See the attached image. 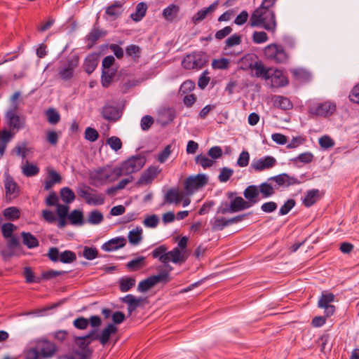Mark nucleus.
<instances>
[{
	"label": "nucleus",
	"instance_id": "nucleus-1",
	"mask_svg": "<svg viewBox=\"0 0 359 359\" xmlns=\"http://www.w3.org/2000/svg\"><path fill=\"white\" fill-rule=\"evenodd\" d=\"M250 25L251 27H262L269 32H274L277 25L275 13L271 9L259 6L252 13Z\"/></svg>",
	"mask_w": 359,
	"mask_h": 359
},
{
	"label": "nucleus",
	"instance_id": "nucleus-2",
	"mask_svg": "<svg viewBox=\"0 0 359 359\" xmlns=\"http://www.w3.org/2000/svg\"><path fill=\"white\" fill-rule=\"evenodd\" d=\"M118 172L116 168L113 169L102 168L91 172L90 178L94 186L102 185L116 180L119 177Z\"/></svg>",
	"mask_w": 359,
	"mask_h": 359
},
{
	"label": "nucleus",
	"instance_id": "nucleus-3",
	"mask_svg": "<svg viewBox=\"0 0 359 359\" xmlns=\"http://www.w3.org/2000/svg\"><path fill=\"white\" fill-rule=\"evenodd\" d=\"M266 58L276 64L286 63L289 60V54L282 45L270 43L264 48Z\"/></svg>",
	"mask_w": 359,
	"mask_h": 359
},
{
	"label": "nucleus",
	"instance_id": "nucleus-4",
	"mask_svg": "<svg viewBox=\"0 0 359 359\" xmlns=\"http://www.w3.org/2000/svg\"><path fill=\"white\" fill-rule=\"evenodd\" d=\"M146 163V158L143 156L137 155L130 157L125 161L120 167H117L118 176L130 175L142 169Z\"/></svg>",
	"mask_w": 359,
	"mask_h": 359
},
{
	"label": "nucleus",
	"instance_id": "nucleus-5",
	"mask_svg": "<svg viewBox=\"0 0 359 359\" xmlns=\"http://www.w3.org/2000/svg\"><path fill=\"white\" fill-rule=\"evenodd\" d=\"M47 257L53 262H61L64 264H69L74 262L76 259V254L70 250H65L60 252L56 247L50 248L47 253Z\"/></svg>",
	"mask_w": 359,
	"mask_h": 359
},
{
	"label": "nucleus",
	"instance_id": "nucleus-6",
	"mask_svg": "<svg viewBox=\"0 0 359 359\" xmlns=\"http://www.w3.org/2000/svg\"><path fill=\"white\" fill-rule=\"evenodd\" d=\"M208 183V177L205 174H198L187 177L184 181V189L188 194H193Z\"/></svg>",
	"mask_w": 359,
	"mask_h": 359
},
{
	"label": "nucleus",
	"instance_id": "nucleus-7",
	"mask_svg": "<svg viewBox=\"0 0 359 359\" xmlns=\"http://www.w3.org/2000/svg\"><path fill=\"white\" fill-rule=\"evenodd\" d=\"M207 62L206 57L200 53L187 55L182 61V67L186 69H201Z\"/></svg>",
	"mask_w": 359,
	"mask_h": 359
},
{
	"label": "nucleus",
	"instance_id": "nucleus-8",
	"mask_svg": "<svg viewBox=\"0 0 359 359\" xmlns=\"http://www.w3.org/2000/svg\"><path fill=\"white\" fill-rule=\"evenodd\" d=\"M334 300V294L327 291L323 292L319 297L318 306L324 309V313L326 317H330L334 313L336 308L332 304Z\"/></svg>",
	"mask_w": 359,
	"mask_h": 359
},
{
	"label": "nucleus",
	"instance_id": "nucleus-9",
	"mask_svg": "<svg viewBox=\"0 0 359 359\" xmlns=\"http://www.w3.org/2000/svg\"><path fill=\"white\" fill-rule=\"evenodd\" d=\"M335 111L336 104L330 101L312 105L309 109L311 115L323 117L331 116Z\"/></svg>",
	"mask_w": 359,
	"mask_h": 359
},
{
	"label": "nucleus",
	"instance_id": "nucleus-10",
	"mask_svg": "<svg viewBox=\"0 0 359 359\" xmlns=\"http://www.w3.org/2000/svg\"><path fill=\"white\" fill-rule=\"evenodd\" d=\"M5 117L10 129L18 131L24 128L25 119L18 115L16 104L6 111Z\"/></svg>",
	"mask_w": 359,
	"mask_h": 359
},
{
	"label": "nucleus",
	"instance_id": "nucleus-11",
	"mask_svg": "<svg viewBox=\"0 0 359 359\" xmlns=\"http://www.w3.org/2000/svg\"><path fill=\"white\" fill-rule=\"evenodd\" d=\"M79 60L75 57L69 60L66 64L59 68L58 75L62 80L67 81L74 76V69L78 67Z\"/></svg>",
	"mask_w": 359,
	"mask_h": 359
},
{
	"label": "nucleus",
	"instance_id": "nucleus-12",
	"mask_svg": "<svg viewBox=\"0 0 359 359\" xmlns=\"http://www.w3.org/2000/svg\"><path fill=\"white\" fill-rule=\"evenodd\" d=\"M94 331L90 332L88 334L83 337H76L75 342L76 345L81 348V354L85 358H88L91 355L92 351L88 348V345L94 339Z\"/></svg>",
	"mask_w": 359,
	"mask_h": 359
},
{
	"label": "nucleus",
	"instance_id": "nucleus-13",
	"mask_svg": "<svg viewBox=\"0 0 359 359\" xmlns=\"http://www.w3.org/2000/svg\"><path fill=\"white\" fill-rule=\"evenodd\" d=\"M276 163V160L275 158L267 156L257 160H254L250 166L255 170L260 172L273 168Z\"/></svg>",
	"mask_w": 359,
	"mask_h": 359
},
{
	"label": "nucleus",
	"instance_id": "nucleus-14",
	"mask_svg": "<svg viewBox=\"0 0 359 359\" xmlns=\"http://www.w3.org/2000/svg\"><path fill=\"white\" fill-rule=\"evenodd\" d=\"M35 349L39 353V358L40 357L51 358L56 351L55 344L46 340L40 341Z\"/></svg>",
	"mask_w": 359,
	"mask_h": 359
},
{
	"label": "nucleus",
	"instance_id": "nucleus-15",
	"mask_svg": "<svg viewBox=\"0 0 359 359\" xmlns=\"http://www.w3.org/2000/svg\"><path fill=\"white\" fill-rule=\"evenodd\" d=\"M4 187L6 196L15 198L19 195L20 189L13 178L7 172L4 174Z\"/></svg>",
	"mask_w": 359,
	"mask_h": 359
},
{
	"label": "nucleus",
	"instance_id": "nucleus-16",
	"mask_svg": "<svg viewBox=\"0 0 359 359\" xmlns=\"http://www.w3.org/2000/svg\"><path fill=\"white\" fill-rule=\"evenodd\" d=\"M160 172L158 167L150 166L142 174L137 184L139 185L150 184Z\"/></svg>",
	"mask_w": 359,
	"mask_h": 359
},
{
	"label": "nucleus",
	"instance_id": "nucleus-17",
	"mask_svg": "<svg viewBox=\"0 0 359 359\" xmlns=\"http://www.w3.org/2000/svg\"><path fill=\"white\" fill-rule=\"evenodd\" d=\"M117 332L116 327L113 324H109L104 329L102 330L101 334H97L94 330V339L99 340L101 344L105 345L109 340L111 334H115Z\"/></svg>",
	"mask_w": 359,
	"mask_h": 359
},
{
	"label": "nucleus",
	"instance_id": "nucleus-18",
	"mask_svg": "<svg viewBox=\"0 0 359 359\" xmlns=\"http://www.w3.org/2000/svg\"><path fill=\"white\" fill-rule=\"evenodd\" d=\"M259 187L256 185H250L243 191V196L246 199V201L250 202V208L259 202Z\"/></svg>",
	"mask_w": 359,
	"mask_h": 359
},
{
	"label": "nucleus",
	"instance_id": "nucleus-19",
	"mask_svg": "<svg viewBox=\"0 0 359 359\" xmlns=\"http://www.w3.org/2000/svg\"><path fill=\"white\" fill-rule=\"evenodd\" d=\"M184 194L182 192L179 191L175 188H172L168 190L164 196V204H172L175 203L178 205L182 201Z\"/></svg>",
	"mask_w": 359,
	"mask_h": 359
},
{
	"label": "nucleus",
	"instance_id": "nucleus-20",
	"mask_svg": "<svg viewBox=\"0 0 359 359\" xmlns=\"http://www.w3.org/2000/svg\"><path fill=\"white\" fill-rule=\"evenodd\" d=\"M250 69L256 77H262L264 80L269 79L271 69L266 68L262 62L259 61L251 64Z\"/></svg>",
	"mask_w": 359,
	"mask_h": 359
},
{
	"label": "nucleus",
	"instance_id": "nucleus-21",
	"mask_svg": "<svg viewBox=\"0 0 359 359\" xmlns=\"http://www.w3.org/2000/svg\"><path fill=\"white\" fill-rule=\"evenodd\" d=\"M270 180L276 182L279 186L290 187L300 184L299 180L285 173L272 177Z\"/></svg>",
	"mask_w": 359,
	"mask_h": 359
},
{
	"label": "nucleus",
	"instance_id": "nucleus-22",
	"mask_svg": "<svg viewBox=\"0 0 359 359\" xmlns=\"http://www.w3.org/2000/svg\"><path fill=\"white\" fill-rule=\"evenodd\" d=\"M219 1H215L208 8H204L198 11L192 18L193 22L197 24L203 20L208 15L212 13L216 10Z\"/></svg>",
	"mask_w": 359,
	"mask_h": 359
},
{
	"label": "nucleus",
	"instance_id": "nucleus-23",
	"mask_svg": "<svg viewBox=\"0 0 359 359\" xmlns=\"http://www.w3.org/2000/svg\"><path fill=\"white\" fill-rule=\"evenodd\" d=\"M126 240L124 237H116L106 242L102 245V249L107 252L114 251L126 245Z\"/></svg>",
	"mask_w": 359,
	"mask_h": 359
},
{
	"label": "nucleus",
	"instance_id": "nucleus-24",
	"mask_svg": "<svg viewBox=\"0 0 359 359\" xmlns=\"http://www.w3.org/2000/svg\"><path fill=\"white\" fill-rule=\"evenodd\" d=\"M143 300V298H136L133 294H127L126 296L121 298V301L128 305V312L129 316H130L132 313L140 306Z\"/></svg>",
	"mask_w": 359,
	"mask_h": 359
},
{
	"label": "nucleus",
	"instance_id": "nucleus-25",
	"mask_svg": "<svg viewBox=\"0 0 359 359\" xmlns=\"http://www.w3.org/2000/svg\"><path fill=\"white\" fill-rule=\"evenodd\" d=\"M167 257H168V263L172 262L174 264H180L184 263L187 259L185 252L179 249V248H175L167 252Z\"/></svg>",
	"mask_w": 359,
	"mask_h": 359
},
{
	"label": "nucleus",
	"instance_id": "nucleus-26",
	"mask_svg": "<svg viewBox=\"0 0 359 359\" xmlns=\"http://www.w3.org/2000/svg\"><path fill=\"white\" fill-rule=\"evenodd\" d=\"M102 117L108 121H117L121 116L117 107L111 105H105L102 110Z\"/></svg>",
	"mask_w": 359,
	"mask_h": 359
},
{
	"label": "nucleus",
	"instance_id": "nucleus-27",
	"mask_svg": "<svg viewBox=\"0 0 359 359\" xmlns=\"http://www.w3.org/2000/svg\"><path fill=\"white\" fill-rule=\"evenodd\" d=\"M271 86L272 88H279L287 85V78L279 71L276 70L273 74L270 72Z\"/></svg>",
	"mask_w": 359,
	"mask_h": 359
},
{
	"label": "nucleus",
	"instance_id": "nucleus-28",
	"mask_svg": "<svg viewBox=\"0 0 359 359\" xmlns=\"http://www.w3.org/2000/svg\"><path fill=\"white\" fill-rule=\"evenodd\" d=\"M250 202H247L241 196H236L230 202V210L231 212H238L250 208Z\"/></svg>",
	"mask_w": 359,
	"mask_h": 359
},
{
	"label": "nucleus",
	"instance_id": "nucleus-29",
	"mask_svg": "<svg viewBox=\"0 0 359 359\" xmlns=\"http://www.w3.org/2000/svg\"><path fill=\"white\" fill-rule=\"evenodd\" d=\"M61 181L62 177L60 175L53 169H50L48 170V176L44 182V189L48 191L54 184H59Z\"/></svg>",
	"mask_w": 359,
	"mask_h": 359
},
{
	"label": "nucleus",
	"instance_id": "nucleus-30",
	"mask_svg": "<svg viewBox=\"0 0 359 359\" xmlns=\"http://www.w3.org/2000/svg\"><path fill=\"white\" fill-rule=\"evenodd\" d=\"M122 7L123 3L121 1H115L106 8L105 13L111 20H116L122 14Z\"/></svg>",
	"mask_w": 359,
	"mask_h": 359
},
{
	"label": "nucleus",
	"instance_id": "nucleus-31",
	"mask_svg": "<svg viewBox=\"0 0 359 359\" xmlns=\"http://www.w3.org/2000/svg\"><path fill=\"white\" fill-rule=\"evenodd\" d=\"M320 198L319 190L312 189L306 192V196L303 200L304 205L309 208L316 203Z\"/></svg>",
	"mask_w": 359,
	"mask_h": 359
},
{
	"label": "nucleus",
	"instance_id": "nucleus-32",
	"mask_svg": "<svg viewBox=\"0 0 359 359\" xmlns=\"http://www.w3.org/2000/svg\"><path fill=\"white\" fill-rule=\"evenodd\" d=\"M167 250L168 249L164 245H160L152 251V257L154 258H158L161 262L165 264L166 266L167 264L168 263Z\"/></svg>",
	"mask_w": 359,
	"mask_h": 359
},
{
	"label": "nucleus",
	"instance_id": "nucleus-33",
	"mask_svg": "<svg viewBox=\"0 0 359 359\" xmlns=\"http://www.w3.org/2000/svg\"><path fill=\"white\" fill-rule=\"evenodd\" d=\"M172 268L170 266L166 265L165 269L161 271L159 274L150 276L154 286L160 282L167 283L169 281V273L172 271Z\"/></svg>",
	"mask_w": 359,
	"mask_h": 359
},
{
	"label": "nucleus",
	"instance_id": "nucleus-34",
	"mask_svg": "<svg viewBox=\"0 0 359 359\" xmlns=\"http://www.w3.org/2000/svg\"><path fill=\"white\" fill-rule=\"evenodd\" d=\"M180 7L175 4H171L163 11V16L168 21H173L177 16Z\"/></svg>",
	"mask_w": 359,
	"mask_h": 359
},
{
	"label": "nucleus",
	"instance_id": "nucleus-35",
	"mask_svg": "<svg viewBox=\"0 0 359 359\" xmlns=\"http://www.w3.org/2000/svg\"><path fill=\"white\" fill-rule=\"evenodd\" d=\"M128 238L130 244L133 245L139 244L142 239V229L140 226L133 229L129 231Z\"/></svg>",
	"mask_w": 359,
	"mask_h": 359
},
{
	"label": "nucleus",
	"instance_id": "nucleus-36",
	"mask_svg": "<svg viewBox=\"0 0 359 359\" xmlns=\"http://www.w3.org/2000/svg\"><path fill=\"white\" fill-rule=\"evenodd\" d=\"M22 243L28 248H34L39 246V243L38 239L29 232H22Z\"/></svg>",
	"mask_w": 359,
	"mask_h": 359
},
{
	"label": "nucleus",
	"instance_id": "nucleus-37",
	"mask_svg": "<svg viewBox=\"0 0 359 359\" xmlns=\"http://www.w3.org/2000/svg\"><path fill=\"white\" fill-rule=\"evenodd\" d=\"M147 6L144 2L139 3L136 6L135 13L130 15V18L135 22L140 21L146 14Z\"/></svg>",
	"mask_w": 359,
	"mask_h": 359
},
{
	"label": "nucleus",
	"instance_id": "nucleus-38",
	"mask_svg": "<svg viewBox=\"0 0 359 359\" xmlns=\"http://www.w3.org/2000/svg\"><path fill=\"white\" fill-rule=\"evenodd\" d=\"M212 230L214 231H222L226 226H229V219L224 217H214L211 222Z\"/></svg>",
	"mask_w": 359,
	"mask_h": 359
},
{
	"label": "nucleus",
	"instance_id": "nucleus-39",
	"mask_svg": "<svg viewBox=\"0 0 359 359\" xmlns=\"http://www.w3.org/2000/svg\"><path fill=\"white\" fill-rule=\"evenodd\" d=\"M274 105L283 110H288L292 108L290 100L285 97L278 95L274 97Z\"/></svg>",
	"mask_w": 359,
	"mask_h": 359
},
{
	"label": "nucleus",
	"instance_id": "nucleus-40",
	"mask_svg": "<svg viewBox=\"0 0 359 359\" xmlns=\"http://www.w3.org/2000/svg\"><path fill=\"white\" fill-rule=\"evenodd\" d=\"M146 266L145 257H139L127 263V268L132 271H137Z\"/></svg>",
	"mask_w": 359,
	"mask_h": 359
},
{
	"label": "nucleus",
	"instance_id": "nucleus-41",
	"mask_svg": "<svg viewBox=\"0 0 359 359\" xmlns=\"http://www.w3.org/2000/svg\"><path fill=\"white\" fill-rule=\"evenodd\" d=\"M97 65V57L95 55H89L86 57L83 67L86 73L91 74Z\"/></svg>",
	"mask_w": 359,
	"mask_h": 359
},
{
	"label": "nucleus",
	"instance_id": "nucleus-42",
	"mask_svg": "<svg viewBox=\"0 0 359 359\" xmlns=\"http://www.w3.org/2000/svg\"><path fill=\"white\" fill-rule=\"evenodd\" d=\"M135 279L132 277H123L119 280V287L122 292L129 291L135 285Z\"/></svg>",
	"mask_w": 359,
	"mask_h": 359
},
{
	"label": "nucleus",
	"instance_id": "nucleus-43",
	"mask_svg": "<svg viewBox=\"0 0 359 359\" xmlns=\"http://www.w3.org/2000/svg\"><path fill=\"white\" fill-rule=\"evenodd\" d=\"M3 215L8 220L14 221L20 218V211L16 207H8L4 210Z\"/></svg>",
	"mask_w": 359,
	"mask_h": 359
},
{
	"label": "nucleus",
	"instance_id": "nucleus-44",
	"mask_svg": "<svg viewBox=\"0 0 359 359\" xmlns=\"http://www.w3.org/2000/svg\"><path fill=\"white\" fill-rule=\"evenodd\" d=\"M71 224L74 225H82L83 224V215L82 211L79 210H74L71 212L68 215Z\"/></svg>",
	"mask_w": 359,
	"mask_h": 359
},
{
	"label": "nucleus",
	"instance_id": "nucleus-45",
	"mask_svg": "<svg viewBox=\"0 0 359 359\" xmlns=\"http://www.w3.org/2000/svg\"><path fill=\"white\" fill-rule=\"evenodd\" d=\"M62 200L69 204L73 202L75 199V194L74 191L69 187H63L60 191Z\"/></svg>",
	"mask_w": 359,
	"mask_h": 359
},
{
	"label": "nucleus",
	"instance_id": "nucleus-46",
	"mask_svg": "<svg viewBox=\"0 0 359 359\" xmlns=\"http://www.w3.org/2000/svg\"><path fill=\"white\" fill-rule=\"evenodd\" d=\"M105 196L102 193H97L95 189L92 191L91 198L89 201L88 205H101L104 203Z\"/></svg>",
	"mask_w": 359,
	"mask_h": 359
},
{
	"label": "nucleus",
	"instance_id": "nucleus-47",
	"mask_svg": "<svg viewBox=\"0 0 359 359\" xmlns=\"http://www.w3.org/2000/svg\"><path fill=\"white\" fill-rule=\"evenodd\" d=\"M258 187L259 192L263 198H269L275 193L273 187L266 182L262 183Z\"/></svg>",
	"mask_w": 359,
	"mask_h": 359
},
{
	"label": "nucleus",
	"instance_id": "nucleus-48",
	"mask_svg": "<svg viewBox=\"0 0 359 359\" xmlns=\"http://www.w3.org/2000/svg\"><path fill=\"white\" fill-rule=\"evenodd\" d=\"M39 172V168L34 164L27 163L22 167V173L26 177H33Z\"/></svg>",
	"mask_w": 359,
	"mask_h": 359
},
{
	"label": "nucleus",
	"instance_id": "nucleus-49",
	"mask_svg": "<svg viewBox=\"0 0 359 359\" xmlns=\"http://www.w3.org/2000/svg\"><path fill=\"white\" fill-rule=\"evenodd\" d=\"M104 219L103 215L98 210H93L89 213L88 222L90 224H99Z\"/></svg>",
	"mask_w": 359,
	"mask_h": 359
},
{
	"label": "nucleus",
	"instance_id": "nucleus-50",
	"mask_svg": "<svg viewBox=\"0 0 359 359\" xmlns=\"http://www.w3.org/2000/svg\"><path fill=\"white\" fill-rule=\"evenodd\" d=\"M114 74L115 72L110 69L102 70L101 82L103 87L107 88L110 85Z\"/></svg>",
	"mask_w": 359,
	"mask_h": 359
},
{
	"label": "nucleus",
	"instance_id": "nucleus-51",
	"mask_svg": "<svg viewBox=\"0 0 359 359\" xmlns=\"http://www.w3.org/2000/svg\"><path fill=\"white\" fill-rule=\"evenodd\" d=\"M195 161L196 163L201 165L204 169L210 168L214 164V161L212 159H210L208 157L203 154L198 155L195 158Z\"/></svg>",
	"mask_w": 359,
	"mask_h": 359
},
{
	"label": "nucleus",
	"instance_id": "nucleus-52",
	"mask_svg": "<svg viewBox=\"0 0 359 359\" xmlns=\"http://www.w3.org/2000/svg\"><path fill=\"white\" fill-rule=\"evenodd\" d=\"M93 191V189L90 188L88 186H83L81 188H79L77 190L78 195L82 198L87 204H88L89 201L91 198V194Z\"/></svg>",
	"mask_w": 359,
	"mask_h": 359
},
{
	"label": "nucleus",
	"instance_id": "nucleus-53",
	"mask_svg": "<svg viewBox=\"0 0 359 359\" xmlns=\"http://www.w3.org/2000/svg\"><path fill=\"white\" fill-rule=\"evenodd\" d=\"M17 229L16 226L12 223H5L1 226V232L4 238H9L12 236L14 231Z\"/></svg>",
	"mask_w": 359,
	"mask_h": 359
},
{
	"label": "nucleus",
	"instance_id": "nucleus-54",
	"mask_svg": "<svg viewBox=\"0 0 359 359\" xmlns=\"http://www.w3.org/2000/svg\"><path fill=\"white\" fill-rule=\"evenodd\" d=\"M48 121L51 124H56L60 121V116L54 109L50 108L46 111Z\"/></svg>",
	"mask_w": 359,
	"mask_h": 359
},
{
	"label": "nucleus",
	"instance_id": "nucleus-55",
	"mask_svg": "<svg viewBox=\"0 0 359 359\" xmlns=\"http://www.w3.org/2000/svg\"><path fill=\"white\" fill-rule=\"evenodd\" d=\"M229 65V60L227 58L215 59L212 62V67L215 69H226Z\"/></svg>",
	"mask_w": 359,
	"mask_h": 359
},
{
	"label": "nucleus",
	"instance_id": "nucleus-56",
	"mask_svg": "<svg viewBox=\"0 0 359 359\" xmlns=\"http://www.w3.org/2000/svg\"><path fill=\"white\" fill-rule=\"evenodd\" d=\"M104 34L99 29L93 28L87 36L88 41L90 43V46L96 43V41Z\"/></svg>",
	"mask_w": 359,
	"mask_h": 359
},
{
	"label": "nucleus",
	"instance_id": "nucleus-57",
	"mask_svg": "<svg viewBox=\"0 0 359 359\" xmlns=\"http://www.w3.org/2000/svg\"><path fill=\"white\" fill-rule=\"evenodd\" d=\"M126 54L134 60H137L140 57V48L136 45H130L126 48Z\"/></svg>",
	"mask_w": 359,
	"mask_h": 359
},
{
	"label": "nucleus",
	"instance_id": "nucleus-58",
	"mask_svg": "<svg viewBox=\"0 0 359 359\" xmlns=\"http://www.w3.org/2000/svg\"><path fill=\"white\" fill-rule=\"evenodd\" d=\"M252 39V41L257 44L263 43L269 39L266 33L263 31L254 32Z\"/></svg>",
	"mask_w": 359,
	"mask_h": 359
},
{
	"label": "nucleus",
	"instance_id": "nucleus-59",
	"mask_svg": "<svg viewBox=\"0 0 359 359\" xmlns=\"http://www.w3.org/2000/svg\"><path fill=\"white\" fill-rule=\"evenodd\" d=\"M98 251L95 248L84 247L83 256L88 260H93L97 257Z\"/></svg>",
	"mask_w": 359,
	"mask_h": 359
},
{
	"label": "nucleus",
	"instance_id": "nucleus-60",
	"mask_svg": "<svg viewBox=\"0 0 359 359\" xmlns=\"http://www.w3.org/2000/svg\"><path fill=\"white\" fill-rule=\"evenodd\" d=\"M233 170L229 168H222L218 176V180L220 182H226L232 176Z\"/></svg>",
	"mask_w": 359,
	"mask_h": 359
},
{
	"label": "nucleus",
	"instance_id": "nucleus-61",
	"mask_svg": "<svg viewBox=\"0 0 359 359\" xmlns=\"http://www.w3.org/2000/svg\"><path fill=\"white\" fill-rule=\"evenodd\" d=\"M195 88V83L191 80H187L182 83L180 88V93L182 95L187 94Z\"/></svg>",
	"mask_w": 359,
	"mask_h": 359
},
{
	"label": "nucleus",
	"instance_id": "nucleus-62",
	"mask_svg": "<svg viewBox=\"0 0 359 359\" xmlns=\"http://www.w3.org/2000/svg\"><path fill=\"white\" fill-rule=\"evenodd\" d=\"M99 137L97 131L93 128L88 127L85 130V138L91 142H95Z\"/></svg>",
	"mask_w": 359,
	"mask_h": 359
},
{
	"label": "nucleus",
	"instance_id": "nucleus-63",
	"mask_svg": "<svg viewBox=\"0 0 359 359\" xmlns=\"http://www.w3.org/2000/svg\"><path fill=\"white\" fill-rule=\"evenodd\" d=\"M107 143L109 145V147L114 151H118L121 149L122 147V142L120 138L112 136L107 139Z\"/></svg>",
	"mask_w": 359,
	"mask_h": 359
},
{
	"label": "nucleus",
	"instance_id": "nucleus-64",
	"mask_svg": "<svg viewBox=\"0 0 359 359\" xmlns=\"http://www.w3.org/2000/svg\"><path fill=\"white\" fill-rule=\"evenodd\" d=\"M159 222V219L156 215H150L144 219L143 224L145 226L155 228Z\"/></svg>",
	"mask_w": 359,
	"mask_h": 359
}]
</instances>
